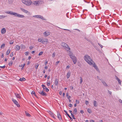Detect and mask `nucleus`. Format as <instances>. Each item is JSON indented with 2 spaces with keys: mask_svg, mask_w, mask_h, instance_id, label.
<instances>
[{
  "mask_svg": "<svg viewBox=\"0 0 122 122\" xmlns=\"http://www.w3.org/2000/svg\"><path fill=\"white\" fill-rule=\"evenodd\" d=\"M92 65V66L94 67V68L96 69L97 70L98 69L96 65L95 64V63L93 62V64H92V65Z\"/></svg>",
  "mask_w": 122,
  "mask_h": 122,
  "instance_id": "13",
  "label": "nucleus"
},
{
  "mask_svg": "<svg viewBox=\"0 0 122 122\" xmlns=\"http://www.w3.org/2000/svg\"><path fill=\"white\" fill-rule=\"evenodd\" d=\"M22 1L23 4L28 6L31 5L32 3L31 0H22Z\"/></svg>",
  "mask_w": 122,
  "mask_h": 122,
  "instance_id": "2",
  "label": "nucleus"
},
{
  "mask_svg": "<svg viewBox=\"0 0 122 122\" xmlns=\"http://www.w3.org/2000/svg\"><path fill=\"white\" fill-rule=\"evenodd\" d=\"M43 90L46 92H48L49 91V89L47 88L46 86L45 88H44L43 89Z\"/></svg>",
  "mask_w": 122,
  "mask_h": 122,
  "instance_id": "27",
  "label": "nucleus"
},
{
  "mask_svg": "<svg viewBox=\"0 0 122 122\" xmlns=\"http://www.w3.org/2000/svg\"><path fill=\"white\" fill-rule=\"evenodd\" d=\"M10 50L9 49L7 51V52H6V55H8L10 53Z\"/></svg>",
  "mask_w": 122,
  "mask_h": 122,
  "instance_id": "38",
  "label": "nucleus"
},
{
  "mask_svg": "<svg viewBox=\"0 0 122 122\" xmlns=\"http://www.w3.org/2000/svg\"><path fill=\"white\" fill-rule=\"evenodd\" d=\"M38 5L39 6L42 4H43L44 3L43 1L42 0H38Z\"/></svg>",
  "mask_w": 122,
  "mask_h": 122,
  "instance_id": "17",
  "label": "nucleus"
},
{
  "mask_svg": "<svg viewBox=\"0 0 122 122\" xmlns=\"http://www.w3.org/2000/svg\"><path fill=\"white\" fill-rule=\"evenodd\" d=\"M12 100L13 102L16 105L17 107H20V105L19 104L18 102L16 100L13 98L12 99Z\"/></svg>",
  "mask_w": 122,
  "mask_h": 122,
  "instance_id": "7",
  "label": "nucleus"
},
{
  "mask_svg": "<svg viewBox=\"0 0 122 122\" xmlns=\"http://www.w3.org/2000/svg\"><path fill=\"white\" fill-rule=\"evenodd\" d=\"M20 46L21 47L22 49H25V46L23 44H21L20 45Z\"/></svg>",
  "mask_w": 122,
  "mask_h": 122,
  "instance_id": "32",
  "label": "nucleus"
},
{
  "mask_svg": "<svg viewBox=\"0 0 122 122\" xmlns=\"http://www.w3.org/2000/svg\"><path fill=\"white\" fill-rule=\"evenodd\" d=\"M39 66V64H36L35 66V67L36 69H37Z\"/></svg>",
  "mask_w": 122,
  "mask_h": 122,
  "instance_id": "41",
  "label": "nucleus"
},
{
  "mask_svg": "<svg viewBox=\"0 0 122 122\" xmlns=\"http://www.w3.org/2000/svg\"><path fill=\"white\" fill-rule=\"evenodd\" d=\"M76 103L77 104H78L79 103V101L77 100H76Z\"/></svg>",
  "mask_w": 122,
  "mask_h": 122,
  "instance_id": "44",
  "label": "nucleus"
},
{
  "mask_svg": "<svg viewBox=\"0 0 122 122\" xmlns=\"http://www.w3.org/2000/svg\"><path fill=\"white\" fill-rule=\"evenodd\" d=\"M98 44L99 46L101 47V48H102V47H103V46L102 45H101L99 43H98Z\"/></svg>",
  "mask_w": 122,
  "mask_h": 122,
  "instance_id": "49",
  "label": "nucleus"
},
{
  "mask_svg": "<svg viewBox=\"0 0 122 122\" xmlns=\"http://www.w3.org/2000/svg\"><path fill=\"white\" fill-rule=\"evenodd\" d=\"M66 96L68 98V99H70L71 98V97L70 96H69L68 95V93H67L66 94Z\"/></svg>",
  "mask_w": 122,
  "mask_h": 122,
  "instance_id": "26",
  "label": "nucleus"
},
{
  "mask_svg": "<svg viewBox=\"0 0 122 122\" xmlns=\"http://www.w3.org/2000/svg\"><path fill=\"white\" fill-rule=\"evenodd\" d=\"M42 87L43 88V89L45 88L46 86H45V85L44 84H42Z\"/></svg>",
  "mask_w": 122,
  "mask_h": 122,
  "instance_id": "56",
  "label": "nucleus"
},
{
  "mask_svg": "<svg viewBox=\"0 0 122 122\" xmlns=\"http://www.w3.org/2000/svg\"><path fill=\"white\" fill-rule=\"evenodd\" d=\"M15 96L17 98H19L20 99L21 98L20 96V95L17 93H15Z\"/></svg>",
  "mask_w": 122,
  "mask_h": 122,
  "instance_id": "19",
  "label": "nucleus"
},
{
  "mask_svg": "<svg viewBox=\"0 0 122 122\" xmlns=\"http://www.w3.org/2000/svg\"><path fill=\"white\" fill-rule=\"evenodd\" d=\"M69 68H70V66L69 65H68L66 67V69H69Z\"/></svg>",
  "mask_w": 122,
  "mask_h": 122,
  "instance_id": "60",
  "label": "nucleus"
},
{
  "mask_svg": "<svg viewBox=\"0 0 122 122\" xmlns=\"http://www.w3.org/2000/svg\"><path fill=\"white\" fill-rule=\"evenodd\" d=\"M12 15H14L15 16L18 17L19 14L17 13L13 12Z\"/></svg>",
  "mask_w": 122,
  "mask_h": 122,
  "instance_id": "22",
  "label": "nucleus"
},
{
  "mask_svg": "<svg viewBox=\"0 0 122 122\" xmlns=\"http://www.w3.org/2000/svg\"><path fill=\"white\" fill-rule=\"evenodd\" d=\"M29 53V52H26L25 53V54L26 56H27L28 55Z\"/></svg>",
  "mask_w": 122,
  "mask_h": 122,
  "instance_id": "46",
  "label": "nucleus"
},
{
  "mask_svg": "<svg viewBox=\"0 0 122 122\" xmlns=\"http://www.w3.org/2000/svg\"><path fill=\"white\" fill-rule=\"evenodd\" d=\"M33 48V47L32 46H30L29 47L30 49V50H32V48Z\"/></svg>",
  "mask_w": 122,
  "mask_h": 122,
  "instance_id": "57",
  "label": "nucleus"
},
{
  "mask_svg": "<svg viewBox=\"0 0 122 122\" xmlns=\"http://www.w3.org/2000/svg\"><path fill=\"white\" fill-rule=\"evenodd\" d=\"M5 44H3L1 46V48H3L5 46Z\"/></svg>",
  "mask_w": 122,
  "mask_h": 122,
  "instance_id": "39",
  "label": "nucleus"
},
{
  "mask_svg": "<svg viewBox=\"0 0 122 122\" xmlns=\"http://www.w3.org/2000/svg\"><path fill=\"white\" fill-rule=\"evenodd\" d=\"M118 81L119 83V84H120V85L121 84V81L120 80L119 81Z\"/></svg>",
  "mask_w": 122,
  "mask_h": 122,
  "instance_id": "58",
  "label": "nucleus"
},
{
  "mask_svg": "<svg viewBox=\"0 0 122 122\" xmlns=\"http://www.w3.org/2000/svg\"><path fill=\"white\" fill-rule=\"evenodd\" d=\"M85 60L89 64L92 65L93 63V61L91 57L87 55H85L84 57Z\"/></svg>",
  "mask_w": 122,
  "mask_h": 122,
  "instance_id": "1",
  "label": "nucleus"
},
{
  "mask_svg": "<svg viewBox=\"0 0 122 122\" xmlns=\"http://www.w3.org/2000/svg\"><path fill=\"white\" fill-rule=\"evenodd\" d=\"M25 113L26 116L28 117H30V115L29 113L27 112L26 111H25Z\"/></svg>",
  "mask_w": 122,
  "mask_h": 122,
  "instance_id": "28",
  "label": "nucleus"
},
{
  "mask_svg": "<svg viewBox=\"0 0 122 122\" xmlns=\"http://www.w3.org/2000/svg\"><path fill=\"white\" fill-rule=\"evenodd\" d=\"M13 56V52H12L11 53L10 55V56L11 57H12Z\"/></svg>",
  "mask_w": 122,
  "mask_h": 122,
  "instance_id": "47",
  "label": "nucleus"
},
{
  "mask_svg": "<svg viewBox=\"0 0 122 122\" xmlns=\"http://www.w3.org/2000/svg\"><path fill=\"white\" fill-rule=\"evenodd\" d=\"M87 111L89 113H91V109L89 108L87 109Z\"/></svg>",
  "mask_w": 122,
  "mask_h": 122,
  "instance_id": "40",
  "label": "nucleus"
},
{
  "mask_svg": "<svg viewBox=\"0 0 122 122\" xmlns=\"http://www.w3.org/2000/svg\"><path fill=\"white\" fill-rule=\"evenodd\" d=\"M14 41H10V44H12L13 43Z\"/></svg>",
  "mask_w": 122,
  "mask_h": 122,
  "instance_id": "52",
  "label": "nucleus"
},
{
  "mask_svg": "<svg viewBox=\"0 0 122 122\" xmlns=\"http://www.w3.org/2000/svg\"><path fill=\"white\" fill-rule=\"evenodd\" d=\"M13 0H8V2L9 4H11L13 3Z\"/></svg>",
  "mask_w": 122,
  "mask_h": 122,
  "instance_id": "35",
  "label": "nucleus"
},
{
  "mask_svg": "<svg viewBox=\"0 0 122 122\" xmlns=\"http://www.w3.org/2000/svg\"><path fill=\"white\" fill-rule=\"evenodd\" d=\"M61 46L63 47L64 49H67L70 50V48L68 46V45L64 42H62L61 44Z\"/></svg>",
  "mask_w": 122,
  "mask_h": 122,
  "instance_id": "3",
  "label": "nucleus"
},
{
  "mask_svg": "<svg viewBox=\"0 0 122 122\" xmlns=\"http://www.w3.org/2000/svg\"><path fill=\"white\" fill-rule=\"evenodd\" d=\"M31 93L32 95H34L36 97L35 95V93L34 91H32V92Z\"/></svg>",
  "mask_w": 122,
  "mask_h": 122,
  "instance_id": "36",
  "label": "nucleus"
},
{
  "mask_svg": "<svg viewBox=\"0 0 122 122\" xmlns=\"http://www.w3.org/2000/svg\"><path fill=\"white\" fill-rule=\"evenodd\" d=\"M38 41L39 42H42V40L41 39H39L38 40Z\"/></svg>",
  "mask_w": 122,
  "mask_h": 122,
  "instance_id": "51",
  "label": "nucleus"
},
{
  "mask_svg": "<svg viewBox=\"0 0 122 122\" xmlns=\"http://www.w3.org/2000/svg\"><path fill=\"white\" fill-rule=\"evenodd\" d=\"M6 13L8 14L12 15L13 12L11 11H6L5 12Z\"/></svg>",
  "mask_w": 122,
  "mask_h": 122,
  "instance_id": "23",
  "label": "nucleus"
},
{
  "mask_svg": "<svg viewBox=\"0 0 122 122\" xmlns=\"http://www.w3.org/2000/svg\"><path fill=\"white\" fill-rule=\"evenodd\" d=\"M33 16L35 17H36L41 19L43 20H45V19L44 18L43 16L41 15H36Z\"/></svg>",
  "mask_w": 122,
  "mask_h": 122,
  "instance_id": "8",
  "label": "nucleus"
},
{
  "mask_svg": "<svg viewBox=\"0 0 122 122\" xmlns=\"http://www.w3.org/2000/svg\"><path fill=\"white\" fill-rule=\"evenodd\" d=\"M50 85V82L47 83V86H49Z\"/></svg>",
  "mask_w": 122,
  "mask_h": 122,
  "instance_id": "62",
  "label": "nucleus"
},
{
  "mask_svg": "<svg viewBox=\"0 0 122 122\" xmlns=\"http://www.w3.org/2000/svg\"><path fill=\"white\" fill-rule=\"evenodd\" d=\"M57 117L58 118L59 120L61 119V116L60 113H58L57 114Z\"/></svg>",
  "mask_w": 122,
  "mask_h": 122,
  "instance_id": "25",
  "label": "nucleus"
},
{
  "mask_svg": "<svg viewBox=\"0 0 122 122\" xmlns=\"http://www.w3.org/2000/svg\"><path fill=\"white\" fill-rule=\"evenodd\" d=\"M70 57L72 60L74 64H76L77 62V59L76 57L73 55H71Z\"/></svg>",
  "mask_w": 122,
  "mask_h": 122,
  "instance_id": "4",
  "label": "nucleus"
},
{
  "mask_svg": "<svg viewBox=\"0 0 122 122\" xmlns=\"http://www.w3.org/2000/svg\"><path fill=\"white\" fill-rule=\"evenodd\" d=\"M15 49L16 51H19L20 49V46L19 45H16L15 46Z\"/></svg>",
  "mask_w": 122,
  "mask_h": 122,
  "instance_id": "20",
  "label": "nucleus"
},
{
  "mask_svg": "<svg viewBox=\"0 0 122 122\" xmlns=\"http://www.w3.org/2000/svg\"><path fill=\"white\" fill-rule=\"evenodd\" d=\"M69 106L70 107H72V105L71 104H69Z\"/></svg>",
  "mask_w": 122,
  "mask_h": 122,
  "instance_id": "55",
  "label": "nucleus"
},
{
  "mask_svg": "<svg viewBox=\"0 0 122 122\" xmlns=\"http://www.w3.org/2000/svg\"><path fill=\"white\" fill-rule=\"evenodd\" d=\"M32 4L36 6H39L38 0L33 1L32 2Z\"/></svg>",
  "mask_w": 122,
  "mask_h": 122,
  "instance_id": "10",
  "label": "nucleus"
},
{
  "mask_svg": "<svg viewBox=\"0 0 122 122\" xmlns=\"http://www.w3.org/2000/svg\"><path fill=\"white\" fill-rule=\"evenodd\" d=\"M51 33L50 31L49 30H46L43 33V34L45 37H46L50 35Z\"/></svg>",
  "mask_w": 122,
  "mask_h": 122,
  "instance_id": "5",
  "label": "nucleus"
},
{
  "mask_svg": "<svg viewBox=\"0 0 122 122\" xmlns=\"http://www.w3.org/2000/svg\"><path fill=\"white\" fill-rule=\"evenodd\" d=\"M48 113L51 115V116L54 119L56 118L55 115L51 112L49 111Z\"/></svg>",
  "mask_w": 122,
  "mask_h": 122,
  "instance_id": "11",
  "label": "nucleus"
},
{
  "mask_svg": "<svg viewBox=\"0 0 122 122\" xmlns=\"http://www.w3.org/2000/svg\"><path fill=\"white\" fill-rule=\"evenodd\" d=\"M38 92L40 94L41 96H46V93L45 92H44L43 91H40L39 90V91H38Z\"/></svg>",
  "mask_w": 122,
  "mask_h": 122,
  "instance_id": "6",
  "label": "nucleus"
},
{
  "mask_svg": "<svg viewBox=\"0 0 122 122\" xmlns=\"http://www.w3.org/2000/svg\"><path fill=\"white\" fill-rule=\"evenodd\" d=\"M74 113V114H77V109L76 108H74V111H73Z\"/></svg>",
  "mask_w": 122,
  "mask_h": 122,
  "instance_id": "30",
  "label": "nucleus"
},
{
  "mask_svg": "<svg viewBox=\"0 0 122 122\" xmlns=\"http://www.w3.org/2000/svg\"><path fill=\"white\" fill-rule=\"evenodd\" d=\"M18 17H20V18H23L24 17V16L23 15H20L19 14Z\"/></svg>",
  "mask_w": 122,
  "mask_h": 122,
  "instance_id": "33",
  "label": "nucleus"
},
{
  "mask_svg": "<svg viewBox=\"0 0 122 122\" xmlns=\"http://www.w3.org/2000/svg\"><path fill=\"white\" fill-rule=\"evenodd\" d=\"M4 57V55L3 54H2V55L1 56V57L2 58H3Z\"/></svg>",
  "mask_w": 122,
  "mask_h": 122,
  "instance_id": "64",
  "label": "nucleus"
},
{
  "mask_svg": "<svg viewBox=\"0 0 122 122\" xmlns=\"http://www.w3.org/2000/svg\"><path fill=\"white\" fill-rule=\"evenodd\" d=\"M43 52L42 51H41V52H40L39 53L38 55L40 56H41V55L43 54Z\"/></svg>",
  "mask_w": 122,
  "mask_h": 122,
  "instance_id": "42",
  "label": "nucleus"
},
{
  "mask_svg": "<svg viewBox=\"0 0 122 122\" xmlns=\"http://www.w3.org/2000/svg\"><path fill=\"white\" fill-rule=\"evenodd\" d=\"M89 103L88 102V101H86L85 102V103L86 105H87Z\"/></svg>",
  "mask_w": 122,
  "mask_h": 122,
  "instance_id": "45",
  "label": "nucleus"
},
{
  "mask_svg": "<svg viewBox=\"0 0 122 122\" xmlns=\"http://www.w3.org/2000/svg\"><path fill=\"white\" fill-rule=\"evenodd\" d=\"M5 66H0V68H5Z\"/></svg>",
  "mask_w": 122,
  "mask_h": 122,
  "instance_id": "53",
  "label": "nucleus"
},
{
  "mask_svg": "<svg viewBox=\"0 0 122 122\" xmlns=\"http://www.w3.org/2000/svg\"><path fill=\"white\" fill-rule=\"evenodd\" d=\"M119 101L120 103H122V101L121 99H119Z\"/></svg>",
  "mask_w": 122,
  "mask_h": 122,
  "instance_id": "59",
  "label": "nucleus"
},
{
  "mask_svg": "<svg viewBox=\"0 0 122 122\" xmlns=\"http://www.w3.org/2000/svg\"><path fill=\"white\" fill-rule=\"evenodd\" d=\"M6 17V16L3 15H0V19H2L5 18Z\"/></svg>",
  "mask_w": 122,
  "mask_h": 122,
  "instance_id": "34",
  "label": "nucleus"
},
{
  "mask_svg": "<svg viewBox=\"0 0 122 122\" xmlns=\"http://www.w3.org/2000/svg\"><path fill=\"white\" fill-rule=\"evenodd\" d=\"M59 61H57L56 62L55 64V65L56 66L59 63Z\"/></svg>",
  "mask_w": 122,
  "mask_h": 122,
  "instance_id": "48",
  "label": "nucleus"
},
{
  "mask_svg": "<svg viewBox=\"0 0 122 122\" xmlns=\"http://www.w3.org/2000/svg\"><path fill=\"white\" fill-rule=\"evenodd\" d=\"M93 104L94 106L95 107H97V102L95 101H94Z\"/></svg>",
  "mask_w": 122,
  "mask_h": 122,
  "instance_id": "18",
  "label": "nucleus"
},
{
  "mask_svg": "<svg viewBox=\"0 0 122 122\" xmlns=\"http://www.w3.org/2000/svg\"><path fill=\"white\" fill-rule=\"evenodd\" d=\"M102 82L104 86H107V85L105 82L103 81H102Z\"/></svg>",
  "mask_w": 122,
  "mask_h": 122,
  "instance_id": "29",
  "label": "nucleus"
},
{
  "mask_svg": "<svg viewBox=\"0 0 122 122\" xmlns=\"http://www.w3.org/2000/svg\"><path fill=\"white\" fill-rule=\"evenodd\" d=\"M13 63V61H10L8 64L9 66H11Z\"/></svg>",
  "mask_w": 122,
  "mask_h": 122,
  "instance_id": "37",
  "label": "nucleus"
},
{
  "mask_svg": "<svg viewBox=\"0 0 122 122\" xmlns=\"http://www.w3.org/2000/svg\"><path fill=\"white\" fill-rule=\"evenodd\" d=\"M6 30L5 28H3L1 30V33L2 34L5 33L6 32Z\"/></svg>",
  "mask_w": 122,
  "mask_h": 122,
  "instance_id": "16",
  "label": "nucleus"
},
{
  "mask_svg": "<svg viewBox=\"0 0 122 122\" xmlns=\"http://www.w3.org/2000/svg\"><path fill=\"white\" fill-rule=\"evenodd\" d=\"M71 75V73L70 72H68L67 73V79H68L70 77Z\"/></svg>",
  "mask_w": 122,
  "mask_h": 122,
  "instance_id": "24",
  "label": "nucleus"
},
{
  "mask_svg": "<svg viewBox=\"0 0 122 122\" xmlns=\"http://www.w3.org/2000/svg\"><path fill=\"white\" fill-rule=\"evenodd\" d=\"M92 65V66L94 67V68L96 69L97 70L98 69L96 65L95 64V63L93 62V64H92V65Z\"/></svg>",
  "mask_w": 122,
  "mask_h": 122,
  "instance_id": "12",
  "label": "nucleus"
},
{
  "mask_svg": "<svg viewBox=\"0 0 122 122\" xmlns=\"http://www.w3.org/2000/svg\"><path fill=\"white\" fill-rule=\"evenodd\" d=\"M45 42H46L47 43H48L49 42L48 41V39H46L44 40H42V43L44 44Z\"/></svg>",
  "mask_w": 122,
  "mask_h": 122,
  "instance_id": "15",
  "label": "nucleus"
},
{
  "mask_svg": "<svg viewBox=\"0 0 122 122\" xmlns=\"http://www.w3.org/2000/svg\"><path fill=\"white\" fill-rule=\"evenodd\" d=\"M80 112L82 114L83 113H84V112L82 110H81L80 111Z\"/></svg>",
  "mask_w": 122,
  "mask_h": 122,
  "instance_id": "63",
  "label": "nucleus"
},
{
  "mask_svg": "<svg viewBox=\"0 0 122 122\" xmlns=\"http://www.w3.org/2000/svg\"><path fill=\"white\" fill-rule=\"evenodd\" d=\"M55 86H57L58 84V80L56 78L55 80Z\"/></svg>",
  "mask_w": 122,
  "mask_h": 122,
  "instance_id": "21",
  "label": "nucleus"
},
{
  "mask_svg": "<svg viewBox=\"0 0 122 122\" xmlns=\"http://www.w3.org/2000/svg\"><path fill=\"white\" fill-rule=\"evenodd\" d=\"M80 83L81 84L82 83V78L81 77H80Z\"/></svg>",
  "mask_w": 122,
  "mask_h": 122,
  "instance_id": "43",
  "label": "nucleus"
},
{
  "mask_svg": "<svg viewBox=\"0 0 122 122\" xmlns=\"http://www.w3.org/2000/svg\"><path fill=\"white\" fill-rule=\"evenodd\" d=\"M19 80L20 81H25V79L23 77L20 78Z\"/></svg>",
  "mask_w": 122,
  "mask_h": 122,
  "instance_id": "31",
  "label": "nucleus"
},
{
  "mask_svg": "<svg viewBox=\"0 0 122 122\" xmlns=\"http://www.w3.org/2000/svg\"><path fill=\"white\" fill-rule=\"evenodd\" d=\"M59 94L60 95H61L62 94V92H61V91L59 92Z\"/></svg>",
  "mask_w": 122,
  "mask_h": 122,
  "instance_id": "61",
  "label": "nucleus"
},
{
  "mask_svg": "<svg viewBox=\"0 0 122 122\" xmlns=\"http://www.w3.org/2000/svg\"><path fill=\"white\" fill-rule=\"evenodd\" d=\"M20 9L22 11L25 13H27L28 12V11L27 10H26L23 8H20Z\"/></svg>",
  "mask_w": 122,
  "mask_h": 122,
  "instance_id": "14",
  "label": "nucleus"
},
{
  "mask_svg": "<svg viewBox=\"0 0 122 122\" xmlns=\"http://www.w3.org/2000/svg\"><path fill=\"white\" fill-rule=\"evenodd\" d=\"M55 53H54L52 55V56L53 58H54L55 57Z\"/></svg>",
  "mask_w": 122,
  "mask_h": 122,
  "instance_id": "50",
  "label": "nucleus"
},
{
  "mask_svg": "<svg viewBox=\"0 0 122 122\" xmlns=\"http://www.w3.org/2000/svg\"><path fill=\"white\" fill-rule=\"evenodd\" d=\"M70 88L71 90H72L73 89V87L72 86H70Z\"/></svg>",
  "mask_w": 122,
  "mask_h": 122,
  "instance_id": "54",
  "label": "nucleus"
},
{
  "mask_svg": "<svg viewBox=\"0 0 122 122\" xmlns=\"http://www.w3.org/2000/svg\"><path fill=\"white\" fill-rule=\"evenodd\" d=\"M67 51V52L69 53V55L70 56L71 55H72L73 54L71 52V51L70 50H69V49H66Z\"/></svg>",
  "mask_w": 122,
  "mask_h": 122,
  "instance_id": "9",
  "label": "nucleus"
}]
</instances>
